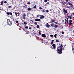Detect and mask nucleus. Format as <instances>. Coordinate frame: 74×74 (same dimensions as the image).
<instances>
[{
  "label": "nucleus",
  "mask_w": 74,
  "mask_h": 74,
  "mask_svg": "<svg viewBox=\"0 0 74 74\" xmlns=\"http://www.w3.org/2000/svg\"><path fill=\"white\" fill-rule=\"evenodd\" d=\"M7 24H8L9 26H11L12 24V22L10 21V20L9 19H8L7 21Z\"/></svg>",
  "instance_id": "f03ea898"
},
{
  "label": "nucleus",
  "mask_w": 74,
  "mask_h": 74,
  "mask_svg": "<svg viewBox=\"0 0 74 74\" xmlns=\"http://www.w3.org/2000/svg\"><path fill=\"white\" fill-rule=\"evenodd\" d=\"M46 12H49V10H45Z\"/></svg>",
  "instance_id": "ea45409f"
},
{
  "label": "nucleus",
  "mask_w": 74,
  "mask_h": 74,
  "mask_svg": "<svg viewBox=\"0 0 74 74\" xmlns=\"http://www.w3.org/2000/svg\"><path fill=\"white\" fill-rule=\"evenodd\" d=\"M7 15H10V13H9V12H7Z\"/></svg>",
  "instance_id": "c756f323"
},
{
  "label": "nucleus",
  "mask_w": 74,
  "mask_h": 74,
  "mask_svg": "<svg viewBox=\"0 0 74 74\" xmlns=\"http://www.w3.org/2000/svg\"><path fill=\"white\" fill-rule=\"evenodd\" d=\"M73 34H74V30L73 31Z\"/></svg>",
  "instance_id": "69168bd1"
},
{
  "label": "nucleus",
  "mask_w": 74,
  "mask_h": 74,
  "mask_svg": "<svg viewBox=\"0 0 74 74\" xmlns=\"http://www.w3.org/2000/svg\"><path fill=\"white\" fill-rule=\"evenodd\" d=\"M42 37H44V38H45L47 36L45 35V34H43L41 35Z\"/></svg>",
  "instance_id": "423d86ee"
},
{
  "label": "nucleus",
  "mask_w": 74,
  "mask_h": 74,
  "mask_svg": "<svg viewBox=\"0 0 74 74\" xmlns=\"http://www.w3.org/2000/svg\"><path fill=\"white\" fill-rule=\"evenodd\" d=\"M62 34H64V32H62Z\"/></svg>",
  "instance_id": "de8ad7c7"
},
{
  "label": "nucleus",
  "mask_w": 74,
  "mask_h": 74,
  "mask_svg": "<svg viewBox=\"0 0 74 74\" xmlns=\"http://www.w3.org/2000/svg\"><path fill=\"white\" fill-rule=\"evenodd\" d=\"M36 27H37V28H40V26L38 25H37V26Z\"/></svg>",
  "instance_id": "5701e85b"
},
{
  "label": "nucleus",
  "mask_w": 74,
  "mask_h": 74,
  "mask_svg": "<svg viewBox=\"0 0 74 74\" xmlns=\"http://www.w3.org/2000/svg\"><path fill=\"white\" fill-rule=\"evenodd\" d=\"M11 7H12V5H11V6H8V8H10Z\"/></svg>",
  "instance_id": "58836bf2"
},
{
  "label": "nucleus",
  "mask_w": 74,
  "mask_h": 74,
  "mask_svg": "<svg viewBox=\"0 0 74 74\" xmlns=\"http://www.w3.org/2000/svg\"><path fill=\"white\" fill-rule=\"evenodd\" d=\"M69 19V17H68L66 19H65V22H66L67 23H69V22H68V19Z\"/></svg>",
  "instance_id": "6e6552de"
},
{
  "label": "nucleus",
  "mask_w": 74,
  "mask_h": 74,
  "mask_svg": "<svg viewBox=\"0 0 74 74\" xmlns=\"http://www.w3.org/2000/svg\"><path fill=\"white\" fill-rule=\"evenodd\" d=\"M70 5L71 6V7H73V4H72L71 3Z\"/></svg>",
  "instance_id": "4be33fe9"
},
{
  "label": "nucleus",
  "mask_w": 74,
  "mask_h": 74,
  "mask_svg": "<svg viewBox=\"0 0 74 74\" xmlns=\"http://www.w3.org/2000/svg\"><path fill=\"white\" fill-rule=\"evenodd\" d=\"M63 12H64V14H65V9H63Z\"/></svg>",
  "instance_id": "f3484780"
},
{
  "label": "nucleus",
  "mask_w": 74,
  "mask_h": 74,
  "mask_svg": "<svg viewBox=\"0 0 74 74\" xmlns=\"http://www.w3.org/2000/svg\"><path fill=\"white\" fill-rule=\"evenodd\" d=\"M24 25H27V23H26V22H24Z\"/></svg>",
  "instance_id": "cd10ccee"
},
{
  "label": "nucleus",
  "mask_w": 74,
  "mask_h": 74,
  "mask_svg": "<svg viewBox=\"0 0 74 74\" xmlns=\"http://www.w3.org/2000/svg\"><path fill=\"white\" fill-rule=\"evenodd\" d=\"M62 22L63 23H64V21H62Z\"/></svg>",
  "instance_id": "13d9d810"
},
{
  "label": "nucleus",
  "mask_w": 74,
  "mask_h": 74,
  "mask_svg": "<svg viewBox=\"0 0 74 74\" xmlns=\"http://www.w3.org/2000/svg\"><path fill=\"white\" fill-rule=\"evenodd\" d=\"M4 3H7V1H5Z\"/></svg>",
  "instance_id": "49530a36"
},
{
  "label": "nucleus",
  "mask_w": 74,
  "mask_h": 74,
  "mask_svg": "<svg viewBox=\"0 0 74 74\" xmlns=\"http://www.w3.org/2000/svg\"><path fill=\"white\" fill-rule=\"evenodd\" d=\"M52 46L53 47V48L54 49H55L56 48V44H53L52 45Z\"/></svg>",
  "instance_id": "0eeeda50"
},
{
  "label": "nucleus",
  "mask_w": 74,
  "mask_h": 74,
  "mask_svg": "<svg viewBox=\"0 0 74 74\" xmlns=\"http://www.w3.org/2000/svg\"><path fill=\"white\" fill-rule=\"evenodd\" d=\"M68 4H69V5H70V4H71V3L70 2H69L68 3Z\"/></svg>",
  "instance_id": "e433bc0d"
},
{
  "label": "nucleus",
  "mask_w": 74,
  "mask_h": 74,
  "mask_svg": "<svg viewBox=\"0 0 74 74\" xmlns=\"http://www.w3.org/2000/svg\"><path fill=\"white\" fill-rule=\"evenodd\" d=\"M68 17H69V16H67Z\"/></svg>",
  "instance_id": "680f3d73"
},
{
  "label": "nucleus",
  "mask_w": 74,
  "mask_h": 74,
  "mask_svg": "<svg viewBox=\"0 0 74 74\" xmlns=\"http://www.w3.org/2000/svg\"><path fill=\"white\" fill-rule=\"evenodd\" d=\"M22 29L24 31H25V29H24V28H23Z\"/></svg>",
  "instance_id": "5fc2aeb1"
},
{
  "label": "nucleus",
  "mask_w": 74,
  "mask_h": 74,
  "mask_svg": "<svg viewBox=\"0 0 74 74\" xmlns=\"http://www.w3.org/2000/svg\"><path fill=\"white\" fill-rule=\"evenodd\" d=\"M73 53L74 54V52L73 51Z\"/></svg>",
  "instance_id": "338daca9"
},
{
  "label": "nucleus",
  "mask_w": 74,
  "mask_h": 74,
  "mask_svg": "<svg viewBox=\"0 0 74 74\" xmlns=\"http://www.w3.org/2000/svg\"><path fill=\"white\" fill-rule=\"evenodd\" d=\"M53 44V42H51V44Z\"/></svg>",
  "instance_id": "c03bdc74"
},
{
  "label": "nucleus",
  "mask_w": 74,
  "mask_h": 74,
  "mask_svg": "<svg viewBox=\"0 0 74 74\" xmlns=\"http://www.w3.org/2000/svg\"><path fill=\"white\" fill-rule=\"evenodd\" d=\"M69 18H70V19H72V17H68V19H69Z\"/></svg>",
  "instance_id": "37998d69"
},
{
  "label": "nucleus",
  "mask_w": 74,
  "mask_h": 74,
  "mask_svg": "<svg viewBox=\"0 0 74 74\" xmlns=\"http://www.w3.org/2000/svg\"><path fill=\"white\" fill-rule=\"evenodd\" d=\"M56 42H59V40H56Z\"/></svg>",
  "instance_id": "aec40b11"
},
{
  "label": "nucleus",
  "mask_w": 74,
  "mask_h": 74,
  "mask_svg": "<svg viewBox=\"0 0 74 74\" xmlns=\"http://www.w3.org/2000/svg\"><path fill=\"white\" fill-rule=\"evenodd\" d=\"M31 27H32V26H33V25H31Z\"/></svg>",
  "instance_id": "bf43d9fd"
},
{
  "label": "nucleus",
  "mask_w": 74,
  "mask_h": 74,
  "mask_svg": "<svg viewBox=\"0 0 74 74\" xmlns=\"http://www.w3.org/2000/svg\"><path fill=\"white\" fill-rule=\"evenodd\" d=\"M30 22H33V20H30Z\"/></svg>",
  "instance_id": "864d4df0"
},
{
  "label": "nucleus",
  "mask_w": 74,
  "mask_h": 74,
  "mask_svg": "<svg viewBox=\"0 0 74 74\" xmlns=\"http://www.w3.org/2000/svg\"><path fill=\"white\" fill-rule=\"evenodd\" d=\"M27 10H31V8H27Z\"/></svg>",
  "instance_id": "6ab92c4d"
},
{
  "label": "nucleus",
  "mask_w": 74,
  "mask_h": 74,
  "mask_svg": "<svg viewBox=\"0 0 74 74\" xmlns=\"http://www.w3.org/2000/svg\"><path fill=\"white\" fill-rule=\"evenodd\" d=\"M27 4H30V2H28L27 3Z\"/></svg>",
  "instance_id": "a18cd8bd"
},
{
  "label": "nucleus",
  "mask_w": 74,
  "mask_h": 74,
  "mask_svg": "<svg viewBox=\"0 0 74 74\" xmlns=\"http://www.w3.org/2000/svg\"><path fill=\"white\" fill-rule=\"evenodd\" d=\"M62 47H63V46L62 43L60 45Z\"/></svg>",
  "instance_id": "4c0bfd02"
},
{
  "label": "nucleus",
  "mask_w": 74,
  "mask_h": 74,
  "mask_svg": "<svg viewBox=\"0 0 74 74\" xmlns=\"http://www.w3.org/2000/svg\"><path fill=\"white\" fill-rule=\"evenodd\" d=\"M42 8L41 7H39V10H42Z\"/></svg>",
  "instance_id": "7c9ffc66"
},
{
  "label": "nucleus",
  "mask_w": 74,
  "mask_h": 74,
  "mask_svg": "<svg viewBox=\"0 0 74 74\" xmlns=\"http://www.w3.org/2000/svg\"><path fill=\"white\" fill-rule=\"evenodd\" d=\"M53 30H56V29H55V28H54Z\"/></svg>",
  "instance_id": "6e6d98bb"
},
{
  "label": "nucleus",
  "mask_w": 74,
  "mask_h": 74,
  "mask_svg": "<svg viewBox=\"0 0 74 74\" xmlns=\"http://www.w3.org/2000/svg\"><path fill=\"white\" fill-rule=\"evenodd\" d=\"M16 23H18V22H19L18 21H16Z\"/></svg>",
  "instance_id": "f704fd0d"
},
{
  "label": "nucleus",
  "mask_w": 74,
  "mask_h": 74,
  "mask_svg": "<svg viewBox=\"0 0 74 74\" xmlns=\"http://www.w3.org/2000/svg\"><path fill=\"white\" fill-rule=\"evenodd\" d=\"M45 16L43 15H41L40 16V19H43L44 18Z\"/></svg>",
  "instance_id": "20e7f679"
},
{
  "label": "nucleus",
  "mask_w": 74,
  "mask_h": 74,
  "mask_svg": "<svg viewBox=\"0 0 74 74\" xmlns=\"http://www.w3.org/2000/svg\"><path fill=\"white\" fill-rule=\"evenodd\" d=\"M23 19H26V18H25V16H23Z\"/></svg>",
  "instance_id": "a211bd4d"
},
{
  "label": "nucleus",
  "mask_w": 74,
  "mask_h": 74,
  "mask_svg": "<svg viewBox=\"0 0 74 74\" xmlns=\"http://www.w3.org/2000/svg\"><path fill=\"white\" fill-rule=\"evenodd\" d=\"M36 8V5H35V6L33 7V8Z\"/></svg>",
  "instance_id": "c85d7f7f"
},
{
  "label": "nucleus",
  "mask_w": 74,
  "mask_h": 74,
  "mask_svg": "<svg viewBox=\"0 0 74 74\" xmlns=\"http://www.w3.org/2000/svg\"><path fill=\"white\" fill-rule=\"evenodd\" d=\"M54 37H55V38H57V37L56 36H57V34H55L54 35Z\"/></svg>",
  "instance_id": "2eb2a0df"
},
{
  "label": "nucleus",
  "mask_w": 74,
  "mask_h": 74,
  "mask_svg": "<svg viewBox=\"0 0 74 74\" xmlns=\"http://www.w3.org/2000/svg\"><path fill=\"white\" fill-rule=\"evenodd\" d=\"M66 22H65V24H66Z\"/></svg>",
  "instance_id": "774afa93"
},
{
  "label": "nucleus",
  "mask_w": 74,
  "mask_h": 74,
  "mask_svg": "<svg viewBox=\"0 0 74 74\" xmlns=\"http://www.w3.org/2000/svg\"><path fill=\"white\" fill-rule=\"evenodd\" d=\"M23 16H26V14H24Z\"/></svg>",
  "instance_id": "c9c22d12"
},
{
  "label": "nucleus",
  "mask_w": 74,
  "mask_h": 74,
  "mask_svg": "<svg viewBox=\"0 0 74 74\" xmlns=\"http://www.w3.org/2000/svg\"><path fill=\"white\" fill-rule=\"evenodd\" d=\"M66 2H68V1H69V0H66Z\"/></svg>",
  "instance_id": "603ef678"
},
{
  "label": "nucleus",
  "mask_w": 74,
  "mask_h": 74,
  "mask_svg": "<svg viewBox=\"0 0 74 74\" xmlns=\"http://www.w3.org/2000/svg\"><path fill=\"white\" fill-rule=\"evenodd\" d=\"M57 53L59 54L62 53V51H63V47H62L60 46H58L57 47Z\"/></svg>",
  "instance_id": "f257e3e1"
},
{
  "label": "nucleus",
  "mask_w": 74,
  "mask_h": 74,
  "mask_svg": "<svg viewBox=\"0 0 74 74\" xmlns=\"http://www.w3.org/2000/svg\"><path fill=\"white\" fill-rule=\"evenodd\" d=\"M36 16L37 17H39V15H37Z\"/></svg>",
  "instance_id": "3c124183"
},
{
  "label": "nucleus",
  "mask_w": 74,
  "mask_h": 74,
  "mask_svg": "<svg viewBox=\"0 0 74 74\" xmlns=\"http://www.w3.org/2000/svg\"><path fill=\"white\" fill-rule=\"evenodd\" d=\"M55 20H53L52 21H51L50 23H53V22H55Z\"/></svg>",
  "instance_id": "ddd939ff"
},
{
  "label": "nucleus",
  "mask_w": 74,
  "mask_h": 74,
  "mask_svg": "<svg viewBox=\"0 0 74 74\" xmlns=\"http://www.w3.org/2000/svg\"><path fill=\"white\" fill-rule=\"evenodd\" d=\"M58 27H59V26H58V25L55 24L54 27L55 29H57V28H58Z\"/></svg>",
  "instance_id": "39448f33"
},
{
  "label": "nucleus",
  "mask_w": 74,
  "mask_h": 74,
  "mask_svg": "<svg viewBox=\"0 0 74 74\" xmlns=\"http://www.w3.org/2000/svg\"><path fill=\"white\" fill-rule=\"evenodd\" d=\"M48 0H45V2H47Z\"/></svg>",
  "instance_id": "79ce46f5"
},
{
  "label": "nucleus",
  "mask_w": 74,
  "mask_h": 74,
  "mask_svg": "<svg viewBox=\"0 0 74 74\" xmlns=\"http://www.w3.org/2000/svg\"><path fill=\"white\" fill-rule=\"evenodd\" d=\"M35 21H40L41 19H40L37 18L36 19H35Z\"/></svg>",
  "instance_id": "1a4fd4ad"
},
{
  "label": "nucleus",
  "mask_w": 74,
  "mask_h": 74,
  "mask_svg": "<svg viewBox=\"0 0 74 74\" xmlns=\"http://www.w3.org/2000/svg\"><path fill=\"white\" fill-rule=\"evenodd\" d=\"M46 4H47V5H48L49 4V2H47V3H46Z\"/></svg>",
  "instance_id": "a878e982"
},
{
  "label": "nucleus",
  "mask_w": 74,
  "mask_h": 74,
  "mask_svg": "<svg viewBox=\"0 0 74 74\" xmlns=\"http://www.w3.org/2000/svg\"><path fill=\"white\" fill-rule=\"evenodd\" d=\"M16 16H18L20 15V13L19 12H16L15 13Z\"/></svg>",
  "instance_id": "7ed1b4c3"
},
{
  "label": "nucleus",
  "mask_w": 74,
  "mask_h": 74,
  "mask_svg": "<svg viewBox=\"0 0 74 74\" xmlns=\"http://www.w3.org/2000/svg\"><path fill=\"white\" fill-rule=\"evenodd\" d=\"M34 24L35 25H37V23L36 22H34Z\"/></svg>",
  "instance_id": "2f4dec72"
},
{
  "label": "nucleus",
  "mask_w": 74,
  "mask_h": 74,
  "mask_svg": "<svg viewBox=\"0 0 74 74\" xmlns=\"http://www.w3.org/2000/svg\"><path fill=\"white\" fill-rule=\"evenodd\" d=\"M69 26H71V25L73 24V23H69Z\"/></svg>",
  "instance_id": "412c9836"
},
{
  "label": "nucleus",
  "mask_w": 74,
  "mask_h": 74,
  "mask_svg": "<svg viewBox=\"0 0 74 74\" xmlns=\"http://www.w3.org/2000/svg\"><path fill=\"white\" fill-rule=\"evenodd\" d=\"M42 12H45V10H42Z\"/></svg>",
  "instance_id": "8fccbe9b"
},
{
  "label": "nucleus",
  "mask_w": 74,
  "mask_h": 74,
  "mask_svg": "<svg viewBox=\"0 0 74 74\" xmlns=\"http://www.w3.org/2000/svg\"><path fill=\"white\" fill-rule=\"evenodd\" d=\"M73 22V21L72 20H69V23H71V22Z\"/></svg>",
  "instance_id": "dca6fc26"
},
{
  "label": "nucleus",
  "mask_w": 74,
  "mask_h": 74,
  "mask_svg": "<svg viewBox=\"0 0 74 74\" xmlns=\"http://www.w3.org/2000/svg\"><path fill=\"white\" fill-rule=\"evenodd\" d=\"M54 23L57 24L58 23L57 22H54Z\"/></svg>",
  "instance_id": "473e14b6"
},
{
  "label": "nucleus",
  "mask_w": 74,
  "mask_h": 74,
  "mask_svg": "<svg viewBox=\"0 0 74 74\" xmlns=\"http://www.w3.org/2000/svg\"><path fill=\"white\" fill-rule=\"evenodd\" d=\"M51 41H52V42H53V41H54V40H51Z\"/></svg>",
  "instance_id": "09e8293b"
},
{
  "label": "nucleus",
  "mask_w": 74,
  "mask_h": 74,
  "mask_svg": "<svg viewBox=\"0 0 74 74\" xmlns=\"http://www.w3.org/2000/svg\"><path fill=\"white\" fill-rule=\"evenodd\" d=\"M46 26L47 27V28H49L50 27V25H46Z\"/></svg>",
  "instance_id": "9b49d317"
},
{
  "label": "nucleus",
  "mask_w": 74,
  "mask_h": 74,
  "mask_svg": "<svg viewBox=\"0 0 74 74\" xmlns=\"http://www.w3.org/2000/svg\"><path fill=\"white\" fill-rule=\"evenodd\" d=\"M46 25H49V24H48V23H47L46 24Z\"/></svg>",
  "instance_id": "e2e57ef3"
},
{
  "label": "nucleus",
  "mask_w": 74,
  "mask_h": 74,
  "mask_svg": "<svg viewBox=\"0 0 74 74\" xmlns=\"http://www.w3.org/2000/svg\"><path fill=\"white\" fill-rule=\"evenodd\" d=\"M72 14H73L74 15V13H72Z\"/></svg>",
  "instance_id": "4d7b16f0"
},
{
  "label": "nucleus",
  "mask_w": 74,
  "mask_h": 74,
  "mask_svg": "<svg viewBox=\"0 0 74 74\" xmlns=\"http://www.w3.org/2000/svg\"><path fill=\"white\" fill-rule=\"evenodd\" d=\"M1 5H3V1H1Z\"/></svg>",
  "instance_id": "f8f14e48"
},
{
  "label": "nucleus",
  "mask_w": 74,
  "mask_h": 74,
  "mask_svg": "<svg viewBox=\"0 0 74 74\" xmlns=\"http://www.w3.org/2000/svg\"><path fill=\"white\" fill-rule=\"evenodd\" d=\"M67 8H70V6H68L67 7Z\"/></svg>",
  "instance_id": "052dcab7"
},
{
  "label": "nucleus",
  "mask_w": 74,
  "mask_h": 74,
  "mask_svg": "<svg viewBox=\"0 0 74 74\" xmlns=\"http://www.w3.org/2000/svg\"><path fill=\"white\" fill-rule=\"evenodd\" d=\"M25 28L26 29H28L29 28V27H27V26H26V27H25Z\"/></svg>",
  "instance_id": "393cba45"
},
{
  "label": "nucleus",
  "mask_w": 74,
  "mask_h": 74,
  "mask_svg": "<svg viewBox=\"0 0 74 74\" xmlns=\"http://www.w3.org/2000/svg\"><path fill=\"white\" fill-rule=\"evenodd\" d=\"M9 14L10 15H12V12H10L9 13Z\"/></svg>",
  "instance_id": "b1692460"
},
{
  "label": "nucleus",
  "mask_w": 74,
  "mask_h": 74,
  "mask_svg": "<svg viewBox=\"0 0 74 74\" xmlns=\"http://www.w3.org/2000/svg\"><path fill=\"white\" fill-rule=\"evenodd\" d=\"M50 37H53L54 36H53V35L51 34L50 35Z\"/></svg>",
  "instance_id": "bb28decb"
},
{
  "label": "nucleus",
  "mask_w": 74,
  "mask_h": 74,
  "mask_svg": "<svg viewBox=\"0 0 74 74\" xmlns=\"http://www.w3.org/2000/svg\"><path fill=\"white\" fill-rule=\"evenodd\" d=\"M67 12V10H65V14H66Z\"/></svg>",
  "instance_id": "72a5a7b5"
},
{
  "label": "nucleus",
  "mask_w": 74,
  "mask_h": 74,
  "mask_svg": "<svg viewBox=\"0 0 74 74\" xmlns=\"http://www.w3.org/2000/svg\"><path fill=\"white\" fill-rule=\"evenodd\" d=\"M29 29L30 30L32 29V27H29Z\"/></svg>",
  "instance_id": "a19ab883"
},
{
  "label": "nucleus",
  "mask_w": 74,
  "mask_h": 74,
  "mask_svg": "<svg viewBox=\"0 0 74 74\" xmlns=\"http://www.w3.org/2000/svg\"><path fill=\"white\" fill-rule=\"evenodd\" d=\"M39 35H41V31L40 30L39 32Z\"/></svg>",
  "instance_id": "4468645a"
},
{
  "label": "nucleus",
  "mask_w": 74,
  "mask_h": 74,
  "mask_svg": "<svg viewBox=\"0 0 74 74\" xmlns=\"http://www.w3.org/2000/svg\"><path fill=\"white\" fill-rule=\"evenodd\" d=\"M34 34H36V33H34Z\"/></svg>",
  "instance_id": "0e129e2a"
},
{
  "label": "nucleus",
  "mask_w": 74,
  "mask_h": 74,
  "mask_svg": "<svg viewBox=\"0 0 74 74\" xmlns=\"http://www.w3.org/2000/svg\"><path fill=\"white\" fill-rule=\"evenodd\" d=\"M55 24H54V23H52L51 24V27H54V26H55Z\"/></svg>",
  "instance_id": "9d476101"
}]
</instances>
